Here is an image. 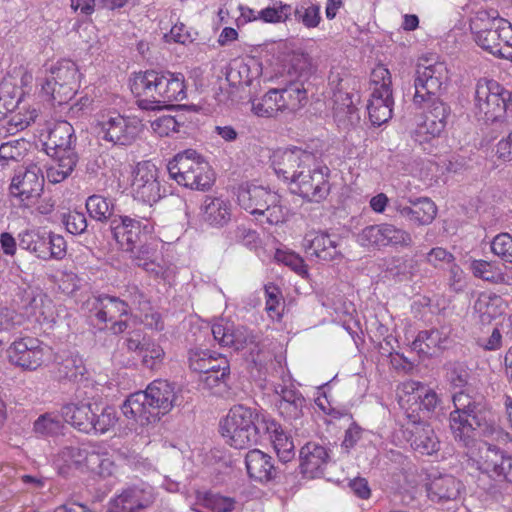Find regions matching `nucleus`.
Segmentation results:
<instances>
[{"label":"nucleus","instance_id":"18","mask_svg":"<svg viewBox=\"0 0 512 512\" xmlns=\"http://www.w3.org/2000/svg\"><path fill=\"white\" fill-rule=\"evenodd\" d=\"M316 157L313 153L298 147L277 149L271 156V164L278 175L284 180H289L290 184L296 178L299 170L306 168L309 164H314Z\"/></svg>","mask_w":512,"mask_h":512},{"label":"nucleus","instance_id":"25","mask_svg":"<svg viewBox=\"0 0 512 512\" xmlns=\"http://www.w3.org/2000/svg\"><path fill=\"white\" fill-rule=\"evenodd\" d=\"M330 460L327 448L317 442H308L299 452L300 472L308 478H316L323 474Z\"/></svg>","mask_w":512,"mask_h":512},{"label":"nucleus","instance_id":"64","mask_svg":"<svg viewBox=\"0 0 512 512\" xmlns=\"http://www.w3.org/2000/svg\"><path fill=\"white\" fill-rule=\"evenodd\" d=\"M36 117V110L28 111L24 115H22L20 112L12 114L7 121V132L10 134H15L18 131L25 129L35 121Z\"/></svg>","mask_w":512,"mask_h":512},{"label":"nucleus","instance_id":"1","mask_svg":"<svg viewBox=\"0 0 512 512\" xmlns=\"http://www.w3.org/2000/svg\"><path fill=\"white\" fill-rule=\"evenodd\" d=\"M453 404L455 410L449 416L450 429L455 440L467 448L471 465L495 480L512 482V456L487 442L474 439L476 430L484 436L501 433L487 421L488 412L463 391L454 394Z\"/></svg>","mask_w":512,"mask_h":512},{"label":"nucleus","instance_id":"21","mask_svg":"<svg viewBox=\"0 0 512 512\" xmlns=\"http://www.w3.org/2000/svg\"><path fill=\"white\" fill-rule=\"evenodd\" d=\"M421 108H425L426 111L423 121L418 124L416 129L419 141H429L439 137L446 127L450 108L439 97L429 98Z\"/></svg>","mask_w":512,"mask_h":512},{"label":"nucleus","instance_id":"48","mask_svg":"<svg viewBox=\"0 0 512 512\" xmlns=\"http://www.w3.org/2000/svg\"><path fill=\"white\" fill-rule=\"evenodd\" d=\"M292 14V7L282 1H274L271 6L258 11L257 17L264 23H285Z\"/></svg>","mask_w":512,"mask_h":512},{"label":"nucleus","instance_id":"37","mask_svg":"<svg viewBox=\"0 0 512 512\" xmlns=\"http://www.w3.org/2000/svg\"><path fill=\"white\" fill-rule=\"evenodd\" d=\"M75 141L73 126L67 121H60L50 130L46 148L48 152L73 149Z\"/></svg>","mask_w":512,"mask_h":512},{"label":"nucleus","instance_id":"4","mask_svg":"<svg viewBox=\"0 0 512 512\" xmlns=\"http://www.w3.org/2000/svg\"><path fill=\"white\" fill-rule=\"evenodd\" d=\"M470 29L478 46L490 54L512 59V25L495 9H480L470 19Z\"/></svg>","mask_w":512,"mask_h":512},{"label":"nucleus","instance_id":"20","mask_svg":"<svg viewBox=\"0 0 512 512\" xmlns=\"http://www.w3.org/2000/svg\"><path fill=\"white\" fill-rule=\"evenodd\" d=\"M131 191L134 198L152 204L160 197V183L158 181V169L150 161L139 162L134 171L131 183Z\"/></svg>","mask_w":512,"mask_h":512},{"label":"nucleus","instance_id":"9","mask_svg":"<svg viewBox=\"0 0 512 512\" xmlns=\"http://www.w3.org/2000/svg\"><path fill=\"white\" fill-rule=\"evenodd\" d=\"M96 132L99 138L113 145H131L140 135L142 125L136 118L125 117L115 110L97 114Z\"/></svg>","mask_w":512,"mask_h":512},{"label":"nucleus","instance_id":"23","mask_svg":"<svg viewBox=\"0 0 512 512\" xmlns=\"http://www.w3.org/2000/svg\"><path fill=\"white\" fill-rule=\"evenodd\" d=\"M406 433L411 447L423 455H432L439 450L440 442L433 428L418 420L415 416L408 415Z\"/></svg>","mask_w":512,"mask_h":512},{"label":"nucleus","instance_id":"55","mask_svg":"<svg viewBox=\"0 0 512 512\" xmlns=\"http://www.w3.org/2000/svg\"><path fill=\"white\" fill-rule=\"evenodd\" d=\"M491 251L505 262L512 263V235L500 233L491 241Z\"/></svg>","mask_w":512,"mask_h":512},{"label":"nucleus","instance_id":"43","mask_svg":"<svg viewBox=\"0 0 512 512\" xmlns=\"http://www.w3.org/2000/svg\"><path fill=\"white\" fill-rule=\"evenodd\" d=\"M22 91L11 81L0 83V120L13 112L21 101Z\"/></svg>","mask_w":512,"mask_h":512},{"label":"nucleus","instance_id":"35","mask_svg":"<svg viewBox=\"0 0 512 512\" xmlns=\"http://www.w3.org/2000/svg\"><path fill=\"white\" fill-rule=\"evenodd\" d=\"M275 392L280 396L278 409L281 415L287 419H298L302 415L305 398L296 390L286 386L275 387Z\"/></svg>","mask_w":512,"mask_h":512},{"label":"nucleus","instance_id":"56","mask_svg":"<svg viewBox=\"0 0 512 512\" xmlns=\"http://www.w3.org/2000/svg\"><path fill=\"white\" fill-rule=\"evenodd\" d=\"M25 141L13 140L0 145V166L5 167L11 161H17L22 157Z\"/></svg>","mask_w":512,"mask_h":512},{"label":"nucleus","instance_id":"44","mask_svg":"<svg viewBox=\"0 0 512 512\" xmlns=\"http://www.w3.org/2000/svg\"><path fill=\"white\" fill-rule=\"evenodd\" d=\"M220 360H227L224 357H214L209 351L191 350L189 352V366L198 373L206 374L217 370V366L222 364Z\"/></svg>","mask_w":512,"mask_h":512},{"label":"nucleus","instance_id":"47","mask_svg":"<svg viewBox=\"0 0 512 512\" xmlns=\"http://www.w3.org/2000/svg\"><path fill=\"white\" fill-rule=\"evenodd\" d=\"M85 467L102 477L113 474L115 465L111 457L106 453L91 451L86 453Z\"/></svg>","mask_w":512,"mask_h":512},{"label":"nucleus","instance_id":"59","mask_svg":"<svg viewBox=\"0 0 512 512\" xmlns=\"http://www.w3.org/2000/svg\"><path fill=\"white\" fill-rule=\"evenodd\" d=\"M180 123L171 115H163L151 122V128L160 137H167L179 131Z\"/></svg>","mask_w":512,"mask_h":512},{"label":"nucleus","instance_id":"46","mask_svg":"<svg viewBox=\"0 0 512 512\" xmlns=\"http://www.w3.org/2000/svg\"><path fill=\"white\" fill-rule=\"evenodd\" d=\"M19 245L21 248L34 253L38 258L46 260L48 255L47 237L40 235L35 231H24L19 235Z\"/></svg>","mask_w":512,"mask_h":512},{"label":"nucleus","instance_id":"5","mask_svg":"<svg viewBox=\"0 0 512 512\" xmlns=\"http://www.w3.org/2000/svg\"><path fill=\"white\" fill-rule=\"evenodd\" d=\"M237 201L241 208L261 222L277 225L285 221L286 212L282 205V197L269 188L243 184L238 188Z\"/></svg>","mask_w":512,"mask_h":512},{"label":"nucleus","instance_id":"6","mask_svg":"<svg viewBox=\"0 0 512 512\" xmlns=\"http://www.w3.org/2000/svg\"><path fill=\"white\" fill-rule=\"evenodd\" d=\"M169 175L179 185L205 191L214 182V173L209 163L195 150L179 152L167 165Z\"/></svg>","mask_w":512,"mask_h":512},{"label":"nucleus","instance_id":"27","mask_svg":"<svg viewBox=\"0 0 512 512\" xmlns=\"http://www.w3.org/2000/svg\"><path fill=\"white\" fill-rule=\"evenodd\" d=\"M410 205H403L401 202L394 203L395 211L414 225H429L437 215L436 204L427 197L415 200L409 199Z\"/></svg>","mask_w":512,"mask_h":512},{"label":"nucleus","instance_id":"38","mask_svg":"<svg viewBox=\"0 0 512 512\" xmlns=\"http://www.w3.org/2000/svg\"><path fill=\"white\" fill-rule=\"evenodd\" d=\"M474 312L481 322L489 323L503 313V300L492 293H481L474 303Z\"/></svg>","mask_w":512,"mask_h":512},{"label":"nucleus","instance_id":"45","mask_svg":"<svg viewBox=\"0 0 512 512\" xmlns=\"http://www.w3.org/2000/svg\"><path fill=\"white\" fill-rule=\"evenodd\" d=\"M334 115L339 121L353 122L358 120L357 108L354 105L351 96L348 93L338 91L334 93Z\"/></svg>","mask_w":512,"mask_h":512},{"label":"nucleus","instance_id":"29","mask_svg":"<svg viewBox=\"0 0 512 512\" xmlns=\"http://www.w3.org/2000/svg\"><path fill=\"white\" fill-rule=\"evenodd\" d=\"M245 465L248 476L261 483L268 482L277 475L272 457L259 449L247 452Z\"/></svg>","mask_w":512,"mask_h":512},{"label":"nucleus","instance_id":"53","mask_svg":"<svg viewBox=\"0 0 512 512\" xmlns=\"http://www.w3.org/2000/svg\"><path fill=\"white\" fill-rule=\"evenodd\" d=\"M164 354L162 347L155 342L145 341L141 346L142 363L149 369L157 368L162 362Z\"/></svg>","mask_w":512,"mask_h":512},{"label":"nucleus","instance_id":"7","mask_svg":"<svg viewBox=\"0 0 512 512\" xmlns=\"http://www.w3.org/2000/svg\"><path fill=\"white\" fill-rule=\"evenodd\" d=\"M257 415L247 407H232L220 422V432L226 443L236 449H244L258 440V428L255 424Z\"/></svg>","mask_w":512,"mask_h":512},{"label":"nucleus","instance_id":"54","mask_svg":"<svg viewBox=\"0 0 512 512\" xmlns=\"http://www.w3.org/2000/svg\"><path fill=\"white\" fill-rule=\"evenodd\" d=\"M274 258L277 262L288 266L291 270L302 277L308 274L307 265L303 258L294 252L278 249L275 252Z\"/></svg>","mask_w":512,"mask_h":512},{"label":"nucleus","instance_id":"61","mask_svg":"<svg viewBox=\"0 0 512 512\" xmlns=\"http://www.w3.org/2000/svg\"><path fill=\"white\" fill-rule=\"evenodd\" d=\"M62 222L67 231L74 235L82 234L87 229V219L85 215L77 211H69L62 215Z\"/></svg>","mask_w":512,"mask_h":512},{"label":"nucleus","instance_id":"10","mask_svg":"<svg viewBox=\"0 0 512 512\" xmlns=\"http://www.w3.org/2000/svg\"><path fill=\"white\" fill-rule=\"evenodd\" d=\"M77 80L76 64L70 60H62L51 67L42 90L54 104L63 105L74 97L78 87Z\"/></svg>","mask_w":512,"mask_h":512},{"label":"nucleus","instance_id":"33","mask_svg":"<svg viewBox=\"0 0 512 512\" xmlns=\"http://www.w3.org/2000/svg\"><path fill=\"white\" fill-rule=\"evenodd\" d=\"M462 489V483L452 475L439 476L427 486L428 497L434 502L455 500Z\"/></svg>","mask_w":512,"mask_h":512},{"label":"nucleus","instance_id":"3","mask_svg":"<svg viewBox=\"0 0 512 512\" xmlns=\"http://www.w3.org/2000/svg\"><path fill=\"white\" fill-rule=\"evenodd\" d=\"M175 387L166 380H155L145 391L135 392L121 405L123 415L144 426L155 422L177 404Z\"/></svg>","mask_w":512,"mask_h":512},{"label":"nucleus","instance_id":"31","mask_svg":"<svg viewBox=\"0 0 512 512\" xmlns=\"http://www.w3.org/2000/svg\"><path fill=\"white\" fill-rule=\"evenodd\" d=\"M53 159L46 170V176L49 182L56 184L64 181L74 170L78 158L73 149L64 151L48 152Z\"/></svg>","mask_w":512,"mask_h":512},{"label":"nucleus","instance_id":"41","mask_svg":"<svg viewBox=\"0 0 512 512\" xmlns=\"http://www.w3.org/2000/svg\"><path fill=\"white\" fill-rule=\"evenodd\" d=\"M277 92L281 112H295L306 104V90L300 84H290L285 88L277 89Z\"/></svg>","mask_w":512,"mask_h":512},{"label":"nucleus","instance_id":"30","mask_svg":"<svg viewBox=\"0 0 512 512\" xmlns=\"http://www.w3.org/2000/svg\"><path fill=\"white\" fill-rule=\"evenodd\" d=\"M94 317L102 323L114 321L117 318L130 315L128 302L119 297L107 294L95 298L92 307Z\"/></svg>","mask_w":512,"mask_h":512},{"label":"nucleus","instance_id":"12","mask_svg":"<svg viewBox=\"0 0 512 512\" xmlns=\"http://www.w3.org/2000/svg\"><path fill=\"white\" fill-rule=\"evenodd\" d=\"M329 175L328 167L317 165L316 162L309 164L298 171L290 189L309 202L320 203L330 193Z\"/></svg>","mask_w":512,"mask_h":512},{"label":"nucleus","instance_id":"63","mask_svg":"<svg viewBox=\"0 0 512 512\" xmlns=\"http://www.w3.org/2000/svg\"><path fill=\"white\" fill-rule=\"evenodd\" d=\"M47 250L46 260L57 259L61 260L66 255L67 245L63 236L49 233L47 236Z\"/></svg>","mask_w":512,"mask_h":512},{"label":"nucleus","instance_id":"58","mask_svg":"<svg viewBox=\"0 0 512 512\" xmlns=\"http://www.w3.org/2000/svg\"><path fill=\"white\" fill-rule=\"evenodd\" d=\"M266 310L272 319L281 317L282 294L280 289L269 283L265 285Z\"/></svg>","mask_w":512,"mask_h":512},{"label":"nucleus","instance_id":"49","mask_svg":"<svg viewBox=\"0 0 512 512\" xmlns=\"http://www.w3.org/2000/svg\"><path fill=\"white\" fill-rule=\"evenodd\" d=\"M94 412L91 415L93 430L95 433H105L115 426L117 422L116 411L112 407L99 408L94 404Z\"/></svg>","mask_w":512,"mask_h":512},{"label":"nucleus","instance_id":"28","mask_svg":"<svg viewBox=\"0 0 512 512\" xmlns=\"http://www.w3.org/2000/svg\"><path fill=\"white\" fill-rule=\"evenodd\" d=\"M123 296L122 300L128 302L130 315H133L134 310H137L140 314L135 315V317H139L146 326L155 330L163 329L161 315L153 310L146 295L137 287L129 288Z\"/></svg>","mask_w":512,"mask_h":512},{"label":"nucleus","instance_id":"40","mask_svg":"<svg viewBox=\"0 0 512 512\" xmlns=\"http://www.w3.org/2000/svg\"><path fill=\"white\" fill-rule=\"evenodd\" d=\"M86 453L78 447H66L55 456L54 465L60 474L67 475L73 469L85 467Z\"/></svg>","mask_w":512,"mask_h":512},{"label":"nucleus","instance_id":"17","mask_svg":"<svg viewBox=\"0 0 512 512\" xmlns=\"http://www.w3.org/2000/svg\"><path fill=\"white\" fill-rule=\"evenodd\" d=\"M214 339L222 346L234 351H243L248 349L252 355L258 349V337L250 329L244 326H236L226 320H221L212 326Z\"/></svg>","mask_w":512,"mask_h":512},{"label":"nucleus","instance_id":"52","mask_svg":"<svg viewBox=\"0 0 512 512\" xmlns=\"http://www.w3.org/2000/svg\"><path fill=\"white\" fill-rule=\"evenodd\" d=\"M470 269L475 277L485 281L497 283L503 280L500 269L493 263L485 260H473Z\"/></svg>","mask_w":512,"mask_h":512},{"label":"nucleus","instance_id":"11","mask_svg":"<svg viewBox=\"0 0 512 512\" xmlns=\"http://www.w3.org/2000/svg\"><path fill=\"white\" fill-rule=\"evenodd\" d=\"M449 81V70L444 62L428 63L427 60L417 65L414 81L415 93L413 103L422 107L431 97H439V93Z\"/></svg>","mask_w":512,"mask_h":512},{"label":"nucleus","instance_id":"60","mask_svg":"<svg viewBox=\"0 0 512 512\" xmlns=\"http://www.w3.org/2000/svg\"><path fill=\"white\" fill-rule=\"evenodd\" d=\"M424 390V385L414 380L401 383L397 388L399 402L403 405L411 401L417 402L418 395Z\"/></svg>","mask_w":512,"mask_h":512},{"label":"nucleus","instance_id":"2","mask_svg":"<svg viewBox=\"0 0 512 512\" xmlns=\"http://www.w3.org/2000/svg\"><path fill=\"white\" fill-rule=\"evenodd\" d=\"M131 91L139 98L140 107L155 109L160 104L182 101L186 98L184 76L169 71L147 70L134 75Z\"/></svg>","mask_w":512,"mask_h":512},{"label":"nucleus","instance_id":"62","mask_svg":"<svg viewBox=\"0 0 512 512\" xmlns=\"http://www.w3.org/2000/svg\"><path fill=\"white\" fill-rule=\"evenodd\" d=\"M294 14L296 19L307 28L317 27L321 20L320 8L314 4L306 8H296Z\"/></svg>","mask_w":512,"mask_h":512},{"label":"nucleus","instance_id":"34","mask_svg":"<svg viewBox=\"0 0 512 512\" xmlns=\"http://www.w3.org/2000/svg\"><path fill=\"white\" fill-rule=\"evenodd\" d=\"M94 405L90 403L67 404L62 407V418L79 431L89 433L93 430L91 415Z\"/></svg>","mask_w":512,"mask_h":512},{"label":"nucleus","instance_id":"50","mask_svg":"<svg viewBox=\"0 0 512 512\" xmlns=\"http://www.w3.org/2000/svg\"><path fill=\"white\" fill-rule=\"evenodd\" d=\"M87 370L83 359L78 355H71L64 359L58 367L60 377L79 381L84 378Z\"/></svg>","mask_w":512,"mask_h":512},{"label":"nucleus","instance_id":"16","mask_svg":"<svg viewBox=\"0 0 512 512\" xmlns=\"http://www.w3.org/2000/svg\"><path fill=\"white\" fill-rule=\"evenodd\" d=\"M503 88L493 80H481L476 85L475 106L477 115L486 122L499 120L506 110Z\"/></svg>","mask_w":512,"mask_h":512},{"label":"nucleus","instance_id":"15","mask_svg":"<svg viewBox=\"0 0 512 512\" xmlns=\"http://www.w3.org/2000/svg\"><path fill=\"white\" fill-rule=\"evenodd\" d=\"M44 187V175L37 164H30L24 171L18 172L11 181L10 193L20 206L29 208L40 197Z\"/></svg>","mask_w":512,"mask_h":512},{"label":"nucleus","instance_id":"57","mask_svg":"<svg viewBox=\"0 0 512 512\" xmlns=\"http://www.w3.org/2000/svg\"><path fill=\"white\" fill-rule=\"evenodd\" d=\"M61 429V421L52 413L41 415L34 423L35 432L43 436L56 435Z\"/></svg>","mask_w":512,"mask_h":512},{"label":"nucleus","instance_id":"8","mask_svg":"<svg viewBox=\"0 0 512 512\" xmlns=\"http://www.w3.org/2000/svg\"><path fill=\"white\" fill-rule=\"evenodd\" d=\"M391 85L389 70L382 64L377 65L371 72V95L367 105L370 121L375 126H381L392 117L394 99Z\"/></svg>","mask_w":512,"mask_h":512},{"label":"nucleus","instance_id":"24","mask_svg":"<svg viewBox=\"0 0 512 512\" xmlns=\"http://www.w3.org/2000/svg\"><path fill=\"white\" fill-rule=\"evenodd\" d=\"M302 247L311 258L333 261L342 258L338 243L325 232L310 231L305 234Z\"/></svg>","mask_w":512,"mask_h":512},{"label":"nucleus","instance_id":"26","mask_svg":"<svg viewBox=\"0 0 512 512\" xmlns=\"http://www.w3.org/2000/svg\"><path fill=\"white\" fill-rule=\"evenodd\" d=\"M161 243L150 236L131 250V259L139 267L149 273L159 275L163 271Z\"/></svg>","mask_w":512,"mask_h":512},{"label":"nucleus","instance_id":"14","mask_svg":"<svg viewBox=\"0 0 512 512\" xmlns=\"http://www.w3.org/2000/svg\"><path fill=\"white\" fill-rule=\"evenodd\" d=\"M111 231L120 247L130 252L152 235L154 224L145 218L123 216L112 220Z\"/></svg>","mask_w":512,"mask_h":512},{"label":"nucleus","instance_id":"19","mask_svg":"<svg viewBox=\"0 0 512 512\" xmlns=\"http://www.w3.org/2000/svg\"><path fill=\"white\" fill-rule=\"evenodd\" d=\"M9 362L23 370L34 371L45 361V348L31 337L15 340L6 351Z\"/></svg>","mask_w":512,"mask_h":512},{"label":"nucleus","instance_id":"36","mask_svg":"<svg viewBox=\"0 0 512 512\" xmlns=\"http://www.w3.org/2000/svg\"><path fill=\"white\" fill-rule=\"evenodd\" d=\"M203 219L211 225L223 226L231 217L228 201L207 196L201 206Z\"/></svg>","mask_w":512,"mask_h":512},{"label":"nucleus","instance_id":"32","mask_svg":"<svg viewBox=\"0 0 512 512\" xmlns=\"http://www.w3.org/2000/svg\"><path fill=\"white\" fill-rule=\"evenodd\" d=\"M265 430L274 450L282 462H289L295 456V446L292 438L274 420L265 421Z\"/></svg>","mask_w":512,"mask_h":512},{"label":"nucleus","instance_id":"13","mask_svg":"<svg viewBox=\"0 0 512 512\" xmlns=\"http://www.w3.org/2000/svg\"><path fill=\"white\" fill-rule=\"evenodd\" d=\"M357 242L368 249L385 247H409L412 244L411 234L391 223L369 225L357 234Z\"/></svg>","mask_w":512,"mask_h":512},{"label":"nucleus","instance_id":"22","mask_svg":"<svg viewBox=\"0 0 512 512\" xmlns=\"http://www.w3.org/2000/svg\"><path fill=\"white\" fill-rule=\"evenodd\" d=\"M154 501L149 485L132 486L109 502L108 512H138L150 506Z\"/></svg>","mask_w":512,"mask_h":512},{"label":"nucleus","instance_id":"39","mask_svg":"<svg viewBox=\"0 0 512 512\" xmlns=\"http://www.w3.org/2000/svg\"><path fill=\"white\" fill-rule=\"evenodd\" d=\"M195 506L203 507L211 512H233L237 502L234 498L213 493L211 491H197Z\"/></svg>","mask_w":512,"mask_h":512},{"label":"nucleus","instance_id":"42","mask_svg":"<svg viewBox=\"0 0 512 512\" xmlns=\"http://www.w3.org/2000/svg\"><path fill=\"white\" fill-rule=\"evenodd\" d=\"M447 338L438 330L421 331L412 342L413 350L424 355H433L435 350L446 348Z\"/></svg>","mask_w":512,"mask_h":512},{"label":"nucleus","instance_id":"51","mask_svg":"<svg viewBox=\"0 0 512 512\" xmlns=\"http://www.w3.org/2000/svg\"><path fill=\"white\" fill-rule=\"evenodd\" d=\"M86 209L89 215L98 221H105L112 214L111 203L101 195L89 196L86 200Z\"/></svg>","mask_w":512,"mask_h":512}]
</instances>
